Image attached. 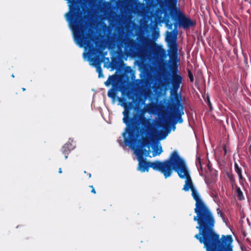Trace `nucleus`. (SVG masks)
<instances>
[{"label": "nucleus", "instance_id": "19", "mask_svg": "<svg viewBox=\"0 0 251 251\" xmlns=\"http://www.w3.org/2000/svg\"><path fill=\"white\" fill-rule=\"evenodd\" d=\"M208 103H209V106H210V107H211V103H210V102L209 100H208Z\"/></svg>", "mask_w": 251, "mask_h": 251}, {"label": "nucleus", "instance_id": "2", "mask_svg": "<svg viewBox=\"0 0 251 251\" xmlns=\"http://www.w3.org/2000/svg\"><path fill=\"white\" fill-rule=\"evenodd\" d=\"M119 10L118 6L114 4L112 11L108 15L112 26L123 25L117 34L115 41L118 51L122 53L124 48V53L126 57H135L146 53L148 47L144 37L137 36L135 39H131L136 35L138 27L133 21L128 20L127 17L128 11L126 8L122 9L123 12Z\"/></svg>", "mask_w": 251, "mask_h": 251}, {"label": "nucleus", "instance_id": "22", "mask_svg": "<svg viewBox=\"0 0 251 251\" xmlns=\"http://www.w3.org/2000/svg\"><path fill=\"white\" fill-rule=\"evenodd\" d=\"M12 77H14V75H12Z\"/></svg>", "mask_w": 251, "mask_h": 251}, {"label": "nucleus", "instance_id": "16", "mask_svg": "<svg viewBox=\"0 0 251 251\" xmlns=\"http://www.w3.org/2000/svg\"><path fill=\"white\" fill-rule=\"evenodd\" d=\"M217 213L218 214H219L220 213V215H221V216L222 217L223 216V213H222L220 209V208H218L217 209Z\"/></svg>", "mask_w": 251, "mask_h": 251}, {"label": "nucleus", "instance_id": "21", "mask_svg": "<svg viewBox=\"0 0 251 251\" xmlns=\"http://www.w3.org/2000/svg\"><path fill=\"white\" fill-rule=\"evenodd\" d=\"M89 177H90L91 176V174H89Z\"/></svg>", "mask_w": 251, "mask_h": 251}, {"label": "nucleus", "instance_id": "7", "mask_svg": "<svg viewBox=\"0 0 251 251\" xmlns=\"http://www.w3.org/2000/svg\"><path fill=\"white\" fill-rule=\"evenodd\" d=\"M155 53L159 57L161 58L165 57L167 56L166 51L161 47L158 48L155 51Z\"/></svg>", "mask_w": 251, "mask_h": 251}, {"label": "nucleus", "instance_id": "12", "mask_svg": "<svg viewBox=\"0 0 251 251\" xmlns=\"http://www.w3.org/2000/svg\"><path fill=\"white\" fill-rule=\"evenodd\" d=\"M70 151L68 150L67 148H65L63 146L62 148V152L63 154L65 155V159H67L68 158V155Z\"/></svg>", "mask_w": 251, "mask_h": 251}, {"label": "nucleus", "instance_id": "18", "mask_svg": "<svg viewBox=\"0 0 251 251\" xmlns=\"http://www.w3.org/2000/svg\"><path fill=\"white\" fill-rule=\"evenodd\" d=\"M173 1L174 3H176L177 2V0H173Z\"/></svg>", "mask_w": 251, "mask_h": 251}, {"label": "nucleus", "instance_id": "9", "mask_svg": "<svg viewBox=\"0 0 251 251\" xmlns=\"http://www.w3.org/2000/svg\"><path fill=\"white\" fill-rule=\"evenodd\" d=\"M235 192L237 194V197L239 198L240 200H242L244 199V197L243 195V194L240 188V187H238L237 186L235 187Z\"/></svg>", "mask_w": 251, "mask_h": 251}, {"label": "nucleus", "instance_id": "8", "mask_svg": "<svg viewBox=\"0 0 251 251\" xmlns=\"http://www.w3.org/2000/svg\"><path fill=\"white\" fill-rule=\"evenodd\" d=\"M116 81V77L114 75L109 76L107 80L104 82L106 86H109L111 84H113Z\"/></svg>", "mask_w": 251, "mask_h": 251}, {"label": "nucleus", "instance_id": "6", "mask_svg": "<svg viewBox=\"0 0 251 251\" xmlns=\"http://www.w3.org/2000/svg\"><path fill=\"white\" fill-rule=\"evenodd\" d=\"M182 77L179 75H173L172 79V87H171V91L175 93L176 98H173L170 100L172 103V110L171 113L174 117V124L177 123H182L183 119L182 116L184 114L183 109L184 107L183 104L180 102L181 98L180 95L177 96V92L180 85L182 83Z\"/></svg>", "mask_w": 251, "mask_h": 251}, {"label": "nucleus", "instance_id": "10", "mask_svg": "<svg viewBox=\"0 0 251 251\" xmlns=\"http://www.w3.org/2000/svg\"><path fill=\"white\" fill-rule=\"evenodd\" d=\"M235 172L237 173V174H238V176H239V177L240 178V179L242 180L243 179V176H242V169L241 168H240L238 165H237V163H235Z\"/></svg>", "mask_w": 251, "mask_h": 251}, {"label": "nucleus", "instance_id": "11", "mask_svg": "<svg viewBox=\"0 0 251 251\" xmlns=\"http://www.w3.org/2000/svg\"><path fill=\"white\" fill-rule=\"evenodd\" d=\"M153 156H155L157 155H159L162 152V150L161 147H159V149H156L155 147L153 148Z\"/></svg>", "mask_w": 251, "mask_h": 251}, {"label": "nucleus", "instance_id": "1", "mask_svg": "<svg viewBox=\"0 0 251 251\" xmlns=\"http://www.w3.org/2000/svg\"><path fill=\"white\" fill-rule=\"evenodd\" d=\"M120 90L122 96L118 100L121 106L124 108L123 112V122L126 127L123 133L124 141L126 146L136 149V154L139 161V169L142 172L148 171L150 167L160 172L165 178L171 176L174 170L178 176L185 179L182 189L185 192L192 191V196L196 201L194 209L196 216L194 221L197 222L196 228L199 233L195 238L201 244H203L205 251H232L233 241L231 235L220 234L215 232L214 217L209 208L201 198L200 195L193 185L188 168L185 160L180 157L176 150L173 151L169 158L163 161L146 162V157L150 153V144L140 143V136L145 128L146 121L143 116V111L139 107H134V103L137 102L139 93L125 86L119 88L113 85L107 93V96L113 101L116 99V93Z\"/></svg>", "mask_w": 251, "mask_h": 251}, {"label": "nucleus", "instance_id": "4", "mask_svg": "<svg viewBox=\"0 0 251 251\" xmlns=\"http://www.w3.org/2000/svg\"><path fill=\"white\" fill-rule=\"evenodd\" d=\"M81 25L76 29L74 39L76 44L80 47H85L88 50L89 58L92 59L95 63L99 77L103 76L101 68V60L100 57L101 47L100 42L96 37L94 32L90 29V27L83 26L84 23H80Z\"/></svg>", "mask_w": 251, "mask_h": 251}, {"label": "nucleus", "instance_id": "17", "mask_svg": "<svg viewBox=\"0 0 251 251\" xmlns=\"http://www.w3.org/2000/svg\"><path fill=\"white\" fill-rule=\"evenodd\" d=\"M58 172H59V173H60V174H61V173H62V169H61V168L59 169V171H58Z\"/></svg>", "mask_w": 251, "mask_h": 251}, {"label": "nucleus", "instance_id": "5", "mask_svg": "<svg viewBox=\"0 0 251 251\" xmlns=\"http://www.w3.org/2000/svg\"><path fill=\"white\" fill-rule=\"evenodd\" d=\"M69 2V11L65 14V17L70 28L75 35L76 29L84 23V26L90 27L86 5L81 0H67ZM83 26V25H82Z\"/></svg>", "mask_w": 251, "mask_h": 251}, {"label": "nucleus", "instance_id": "15", "mask_svg": "<svg viewBox=\"0 0 251 251\" xmlns=\"http://www.w3.org/2000/svg\"><path fill=\"white\" fill-rule=\"evenodd\" d=\"M90 187L92 188L91 192L94 194H96V192L94 188L93 187V186L92 185H91V186H90Z\"/></svg>", "mask_w": 251, "mask_h": 251}, {"label": "nucleus", "instance_id": "20", "mask_svg": "<svg viewBox=\"0 0 251 251\" xmlns=\"http://www.w3.org/2000/svg\"><path fill=\"white\" fill-rule=\"evenodd\" d=\"M22 90H23V91H25V88H22Z\"/></svg>", "mask_w": 251, "mask_h": 251}, {"label": "nucleus", "instance_id": "13", "mask_svg": "<svg viewBox=\"0 0 251 251\" xmlns=\"http://www.w3.org/2000/svg\"><path fill=\"white\" fill-rule=\"evenodd\" d=\"M64 147H65V148H67V149L69 151H71L73 149L72 145L70 143H67L66 144L64 145Z\"/></svg>", "mask_w": 251, "mask_h": 251}, {"label": "nucleus", "instance_id": "14", "mask_svg": "<svg viewBox=\"0 0 251 251\" xmlns=\"http://www.w3.org/2000/svg\"><path fill=\"white\" fill-rule=\"evenodd\" d=\"M188 75H189V77L190 81L193 82V81H194L193 75L190 71H188Z\"/></svg>", "mask_w": 251, "mask_h": 251}, {"label": "nucleus", "instance_id": "3", "mask_svg": "<svg viewBox=\"0 0 251 251\" xmlns=\"http://www.w3.org/2000/svg\"><path fill=\"white\" fill-rule=\"evenodd\" d=\"M155 15L157 23H164L166 27L169 29H172L173 25H174L173 30L168 33L166 40L170 44L171 49L174 51H177L178 26H181L184 29H186L194 25L193 22L179 11L171 10L167 6H165L163 9H157L156 11Z\"/></svg>", "mask_w": 251, "mask_h": 251}]
</instances>
